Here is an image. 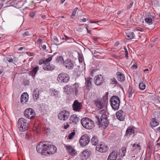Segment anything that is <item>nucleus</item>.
Returning <instances> with one entry per match:
<instances>
[{"instance_id":"obj_36","label":"nucleus","mask_w":160,"mask_h":160,"mask_svg":"<svg viewBox=\"0 0 160 160\" xmlns=\"http://www.w3.org/2000/svg\"><path fill=\"white\" fill-rule=\"evenodd\" d=\"M139 89L142 90H144L146 88V85L142 82L140 83L139 85Z\"/></svg>"},{"instance_id":"obj_15","label":"nucleus","mask_w":160,"mask_h":160,"mask_svg":"<svg viewBox=\"0 0 160 160\" xmlns=\"http://www.w3.org/2000/svg\"><path fill=\"white\" fill-rule=\"evenodd\" d=\"M79 120V118L75 114L72 115L70 117L69 123L73 124H76Z\"/></svg>"},{"instance_id":"obj_13","label":"nucleus","mask_w":160,"mask_h":160,"mask_svg":"<svg viewBox=\"0 0 160 160\" xmlns=\"http://www.w3.org/2000/svg\"><path fill=\"white\" fill-rule=\"evenodd\" d=\"M82 105L81 103L75 100L73 105V109L76 111H79L82 108Z\"/></svg>"},{"instance_id":"obj_16","label":"nucleus","mask_w":160,"mask_h":160,"mask_svg":"<svg viewBox=\"0 0 160 160\" xmlns=\"http://www.w3.org/2000/svg\"><path fill=\"white\" fill-rule=\"evenodd\" d=\"M135 130L134 128L131 127H129L126 131V135L128 137L131 136H133L134 135Z\"/></svg>"},{"instance_id":"obj_55","label":"nucleus","mask_w":160,"mask_h":160,"mask_svg":"<svg viewBox=\"0 0 160 160\" xmlns=\"http://www.w3.org/2000/svg\"><path fill=\"white\" fill-rule=\"evenodd\" d=\"M124 49L125 53H127V54L128 53V50H127L125 46L124 47Z\"/></svg>"},{"instance_id":"obj_12","label":"nucleus","mask_w":160,"mask_h":160,"mask_svg":"<svg viewBox=\"0 0 160 160\" xmlns=\"http://www.w3.org/2000/svg\"><path fill=\"white\" fill-rule=\"evenodd\" d=\"M126 116L125 112L122 110H119L116 113V116L117 119L121 121H123Z\"/></svg>"},{"instance_id":"obj_35","label":"nucleus","mask_w":160,"mask_h":160,"mask_svg":"<svg viewBox=\"0 0 160 160\" xmlns=\"http://www.w3.org/2000/svg\"><path fill=\"white\" fill-rule=\"evenodd\" d=\"M75 135V131L73 130L72 132H71L69 134L68 136V138H67L69 139H71L73 138Z\"/></svg>"},{"instance_id":"obj_27","label":"nucleus","mask_w":160,"mask_h":160,"mask_svg":"<svg viewBox=\"0 0 160 160\" xmlns=\"http://www.w3.org/2000/svg\"><path fill=\"white\" fill-rule=\"evenodd\" d=\"M45 144L40 143L38 144L36 146V149L37 152H41L42 154V150H44V145H45Z\"/></svg>"},{"instance_id":"obj_52","label":"nucleus","mask_w":160,"mask_h":160,"mask_svg":"<svg viewBox=\"0 0 160 160\" xmlns=\"http://www.w3.org/2000/svg\"><path fill=\"white\" fill-rule=\"evenodd\" d=\"M132 68L134 69H136L137 68V66L136 64H133L132 67Z\"/></svg>"},{"instance_id":"obj_48","label":"nucleus","mask_w":160,"mask_h":160,"mask_svg":"<svg viewBox=\"0 0 160 160\" xmlns=\"http://www.w3.org/2000/svg\"><path fill=\"white\" fill-rule=\"evenodd\" d=\"M112 83L114 84H117V81L115 79H114L112 80Z\"/></svg>"},{"instance_id":"obj_61","label":"nucleus","mask_w":160,"mask_h":160,"mask_svg":"<svg viewBox=\"0 0 160 160\" xmlns=\"http://www.w3.org/2000/svg\"><path fill=\"white\" fill-rule=\"evenodd\" d=\"M98 38L97 37H93V39L94 40V41H96L98 40Z\"/></svg>"},{"instance_id":"obj_42","label":"nucleus","mask_w":160,"mask_h":160,"mask_svg":"<svg viewBox=\"0 0 160 160\" xmlns=\"http://www.w3.org/2000/svg\"><path fill=\"white\" fill-rule=\"evenodd\" d=\"M78 59L79 62L81 63L83 62V59L81 55H79L78 56Z\"/></svg>"},{"instance_id":"obj_10","label":"nucleus","mask_w":160,"mask_h":160,"mask_svg":"<svg viewBox=\"0 0 160 160\" xmlns=\"http://www.w3.org/2000/svg\"><path fill=\"white\" fill-rule=\"evenodd\" d=\"M90 138L87 135H83L80 138L79 143L82 146L87 145L90 142Z\"/></svg>"},{"instance_id":"obj_63","label":"nucleus","mask_w":160,"mask_h":160,"mask_svg":"<svg viewBox=\"0 0 160 160\" xmlns=\"http://www.w3.org/2000/svg\"><path fill=\"white\" fill-rule=\"evenodd\" d=\"M24 48L23 47H20L18 49V50H22V49H23V48Z\"/></svg>"},{"instance_id":"obj_26","label":"nucleus","mask_w":160,"mask_h":160,"mask_svg":"<svg viewBox=\"0 0 160 160\" xmlns=\"http://www.w3.org/2000/svg\"><path fill=\"white\" fill-rule=\"evenodd\" d=\"M134 88L132 87H129L128 92V96L129 98L132 97V95L135 92Z\"/></svg>"},{"instance_id":"obj_58","label":"nucleus","mask_w":160,"mask_h":160,"mask_svg":"<svg viewBox=\"0 0 160 160\" xmlns=\"http://www.w3.org/2000/svg\"><path fill=\"white\" fill-rule=\"evenodd\" d=\"M54 40L55 41H58V39L57 38V37L56 36H55L54 37Z\"/></svg>"},{"instance_id":"obj_3","label":"nucleus","mask_w":160,"mask_h":160,"mask_svg":"<svg viewBox=\"0 0 160 160\" xmlns=\"http://www.w3.org/2000/svg\"><path fill=\"white\" fill-rule=\"evenodd\" d=\"M57 150V147L53 145L46 144L44 145V150H42V154L46 155L48 154H53L56 152Z\"/></svg>"},{"instance_id":"obj_43","label":"nucleus","mask_w":160,"mask_h":160,"mask_svg":"<svg viewBox=\"0 0 160 160\" xmlns=\"http://www.w3.org/2000/svg\"><path fill=\"white\" fill-rule=\"evenodd\" d=\"M64 37L62 38V39H63V40L65 39L66 41L67 40H69V39L72 40V39L71 38L68 37L66 35H64Z\"/></svg>"},{"instance_id":"obj_47","label":"nucleus","mask_w":160,"mask_h":160,"mask_svg":"<svg viewBox=\"0 0 160 160\" xmlns=\"http://www.w3.org/2000/svg\"><path fill=\"white\" fill-rule=\"evenodd\" d=\"M133 4V2H131L129 4L128 6L127 7V9H130V8H131L132 7Z\"/></svg>"},{"instance_id":"obj_50","label":"nucleus","mask_w":160,"mask_h":160,"mask_svg":"<svg viewBox=\"0 0 160 160\" xmlns=\"http://www.w3.org/2000/svg\"><path fill=\"white\" fill-rule=\"evenodd\" d=\"M100 21H96L93 20V21H90L89 22L90 23H97L98 22H100Z\"/></svg>"},{"instance_id":"obj_29","label":"nucleus","mask_w":160,"mask_h":160,"mask_svg":"<svg viewBox=\"0 0 160 160\" xmlns=\"http://www.w3.org/2000/svg\"><path fill=\"white\" fill-rule=\"evenodd\" d=\"M158 122L157 121L156 119L155 118H152L150 122V124L151 127H154L158 126Z\"/></svg>"},{"instance_id":"obj_64","label":"nucleus","mask_w":160,"mask_h":160,"mask_svg":"<svg viewBox=\"0 0 160 160\" xmlns=\"http://www.w3.org/2000/svg\"><path fill=\"white\" fill-rule=\"evenodd\" d=\"M125 57L127 59H128V54H127V53H126V56H125Z\"/></svg>"},{"instance_id":"obj_31","label":"nucleus","mask_w":160,"mask_h":160,"mask_svg":"<svg viewBox=\"0 0 160 160\" xmlns=\"http://www.w3.org/2000/svg\"><path fill=\"white\" fill-rule=\"evenodd\" d=\"M91 142L93 145H97L98 142L97 137L95 136H93L92 138Z\"/></svg>"},{"instance_id":"obj_17","label":"nucleus","mask_w":160,"mask_h":160,"mask_svg":"<svg viewBox=\"0 0 160 160\" xmlns=\"http://www.w3.org/2000/svg\"><path fill=\"white\" fill-rule=\"evenodd\" d=\"M132 145V148L133 150L140 152L141 149V146L140 142H136Z\"/></svg>"},{"instance_id":"obj_46","label":"nucleus","mask_w":160,"mask_h":160,"mask_svg":"<svg viewBox=\"0 0 160 160\" xmlns=\"http://www.w3.org/2000/svg\"><path fill=\"white\" fill-rule=\"evenodd\" d=\"M23 36H27L29 35V32L28 31H26L23 34Z\"/></svg>"},{"instance_id":"obj_11","label":"nucleus","mask_w":160,"mask_h":160,"mask_svg":"<svg viewBox=\"0 0 160 160\" xmlns=\"http://www.w3.org/2000/svg\"><path fill=\"white\" fill-rule=\"evenodd\" d=\"M96 149L97 151L103 153L107 151L108 150V148L107 145L104 143H101L97 145Z\"/></svg>"},{"instance_id":"obj_28","label":"nucleus","mask_w":160,"mask_h":160,"mask_svg":"<svg viewBox=\"0 0 160 160\" xmlns=\"http://www.w3.org/2000/svg\"><path fill=\"white\" fill-rule=\"evenodd\" d=\"M117 79L120 82H123L125 80L124 76L123 74L120 73V72H118Z\"/></svg>"},{"instance_id":"obj_18","label":"nucleus","mask_w":160,"mask_h":160,"mask_svg":"<svg viewBox=\"0 0 160 160\" xmlns=\"http://www.w3.org/2000/svg\"><path fill=\"white\" fill-rule=\"evenodd\" d=\"M28 95L27 93L26 92L23 93L21 96V102L23 104L25 103L28 101Z\"/></svg>"},{"instance_id":"obj_56","label":"nucleus","mask_w":160,"mask_h":160,"mask_svg":"<svg viewBox=\"0 0 160 160\" xmlns=\"http://www.w3.org/2000/svg\"><path fill=\"white\" fill-rule=\"evenodd\" d=\"M156 146L158 148L160 149V143H157L156 145Z\"/></svg>"},{"instance_id":"obj_7","label":"nucleus","mask_w":160,"mask_h":160,"mask_svg":"<svg viewBox=\"0 0 160 160\" xmlns=\"http://www.w3.org/2000/svg\"><path fill=\"white\" fill-rule=\"evenodd\" d=\"M57 79L60 82L67 83L69 80L70 78L68 74L65 72H61L58 74Z\"/></svg>"},{"instance_id":"obj_9","label":"nucleus","mask_w":160,"mask_h":160,"mask_svg":"<svg viewBox=\"0 0 160 160\" xmlns=\"http://www.w3.org/2000/svg\"><path fill=\"white\" fill-rule=\"evenodd\" d=\"M24 115L26 118L29 119H32L35 118L36 113L33 109L28 108L25 110Z\"/></svg>"},{"instance_id":"obj_30","label":"nucleus","mask_w":160,"mask_h":160,"mask_svg":"<svg viewBox=\"0 0 160 160\" xmlns=\"http://www.w3.org/2000/svg\"><path fill=\"white\" fill-rule=\"evenodd\" d=\"M38 69V66L35 67L31 71L29 72V74L31 75L33 77H34L35 76L36 73Z\"/></svg>"},{"instance_id":"obj_25","label":"nucleus","mask_w":160,"mask_h":160,"mask_svg":"<svg viewBox=\"0 0 160 160\" xmlns=\"http://www.w3.org/2000/svg\"><path fill=\"white\" fill-rule=\"evenodd\" d=\"M86 85L87 90H89L92 87V79L91 78H86Z\"/></svg>"},{"instance_id":"obj_38","label":"nucleus","mask_w":160,"mask_h":160,"mask_svg":"<svg viewBox=\"0 0 160 160\" xmlns=\"http://www.w3.org/2000/svg\"><path fill=\"white\" fill-rule=\"evenodd\" d=\"M144 20L146 22L149 24L152 23V18H145Z\"/></svg>"},{"instance_id":"obj_39","label":"nucleus","mask_w":160,"mask_h":160,"mask_svg":"<svg viewBox=\"0 0 160 160\" xmlns=\"http://www.w3.org/2000/svg\"><path fill=\"white\" fill-rule=\"evenodd\" d=\"M52 57H51L48 58L44 60L45 63H49L50 62L52 59Z\"/></svg>"},{"instance_id":"obj_5","label":"nucleus","mask_w":160,"mask_h":160,"mask_svg":"<svg viewBox=\"0 0 160 160\" xmlns=\"http://www.w3.org/2000/svg\"><path fill=\"white\" fill-rule=\"evenodd\" d=\"M18 128L21 132L26 131L28 127V124L27 120L24 118H21L18 120Z\"/></svg>"},{"instance_id":"obj_37","label":"nucleus","mask_w":160,"mask_h":160,"mask_svg":"<svg viewBox=\"0 0 160 160\" xmlns=\"http://www.w3.org/2000/svg\"><path fill=\"white\" fill-rule=\"evenodd\" d=\"M56 62L58 63H62L63 62H64L63 57L61 56L58 57L56 59Z\"/></svg>"},{"instance_id":"obj_20","label":"nucleus","mask_w":160,"mask_h":160,"mask_svg":"<svg viewBox=\"0 0 160 160\" xmlns=\"http://www.w3.org/2000/svg\"><path fill=\"white\" fill-rule=\"evenodd\" d=\"M95 83L97 85H100L102 83L103 78L101 75L97 76L95 77Z\"/></svg>"},{"instance_id":"obj_60","label":"nucleus","mask_w":160,"mask_h":160,"mask_svg":"<svg viewBox=\"0 0 160 160\" xmlns=\"http://www.w3.org/2000/svg\"><path fill=\"white\" fill-rule=\"evenodd\" d=\"M8 61L9 62L11 63L13 62V60L12 58H11L8 60Z\"/></svg>"},{"instance_id":"obj_45","label":"nucleus","mask_w":160,"mask_h":160,"mask_svg":"<svg viewBox=\"0 0 160 160\" xmlns=\"http://www.w3.org/2000/svg\"><path fill=\"white\" fill-rule=\"evenodd\" d=\"M35 13L33 12H31L30 13V16L32 18H33L35 16Z\"/></svg>"},{"instance_id":"obj_1","label":"nucleus","mask_w":160,"mask_h":160,"mask_svg":"<svg viewBox=\"0 0 160 160\" xmlns=\"http://www.w3.org/2000/svg\"><path fill=\"white\" fill-rule=\"evenodd\" d=\"M108 99L107 97L104 96L102 98H98L93 101V103L96 108L100 110L103 108L108 102Z\"/></svg>"},{"instance_id":"obj_34","label":"nucleus","mask_w":160,"mask_h":160,"mask_svg":"<svg viewBox=\"0 0 160 160\" xmlns=\"http://www.w3.org/2000/svg\"><path fill=\"white\" fill-rule=\"evenodd\" d=\"M51 94L52 96L58 97V92L57 91H55V90H51Z\"/></svg>"},{"instance_id":"obj_24","label":"nucleus","mask_w":160,"mask_h":160,"mask_svg":"<svg viewBox=\"0 0 160 160\" xmlns=\"http://www.w3.org/2000/svg\"><path fill=\"white\" fill-rule=\"evenodd\" d=\"M66 149L67 150L68 152L72 155H74L76 153L75 150L71 146L66 145Z\"/></svg>"},{"instance_id":"obj_54","label":"nucleus","mask_w":160,"mask_h":160,"mask_svg":"<svg viewBox=\"0 0 160 160\" xmlns=\"http://www.w3.org/2000/svg\"><path fill=\"white\" fill-rule=\"evenodd\" d=\"M42 48L44 50H46V46L45 45H43L42 46Z\"/></svg>"},{"instance_id":"obj_6","label":"nucleus","mask_w":160,"mask_h":160,"mask_svg":"<svg viewBox=\"0 0 160 160\" xmlns=\"http://www.w3.org/2000/svg\"><path fill=\"white\" fill-rule=\"evenodd\" d=\"M110 101L111 105L113 109L118 110L120 106V99L118 97L116 96H112Z\"/></svg>"},{"instance_id":"obj_59","label":"nucleus","mask_w":160,"mask_h":160,"mask_svg":"<svg viewBox=\"0 0 160 160\" xmlns=\"http://www.w3.org/2000/svg\"><path fill=\"white\" fill-rule=\"evenodd\" d=\"M87 19L86 18H83L82 19V22H85L87 21Z\"/></svg>"},{"instance_id":"obj_62","label":"nucleus","mask_w":160,"mask_h":160,"mask_svg":"<svg viewBox=\"0 0 160 160\" xmlns=\"http://www.w3.org/2000/svg\"><path fill=\"white\" fill-rule=\"evenodd\" d=\"M157 39H158V38H156L154 39L153 40H152V42H156L157 40Z\"/></svg>"},{"instance_id":"obj_21","label":"nucleus","mask_w":160,"mask_h":160,"mask_svg":"<svg viewBox=\"0 0 160 160\" xmlns=\"http://www.w3.org/2000/svg\"><path fill=\"white\" fill-rule=\"evenodd\" d=\"M39 91L38 88H35L33 92V97L34 101H36L39 98Z\"/></svg>"},{"instance_id":"obj_4","label":"nucleus","mask_w":160,"mask_h":160,"mask_svg":"<svg viewBox=\"0 0 160 160\" xmlns=\"http://www.w3.org/2000/svg\"><path fill=\"white\" fill-rule=\"evenodd\" d=\"M81 122L82 126L87 129H91L94 127V123L91 119L88 118H82Z\"/></svg>"},{"instance_id":"obj_33","label":"nucleus","mask_w":160,"mask_h":160,"mask_svg":"<svg viewBox=\"0 0 160 160\" xmlns=\"http://www.w3.org/2000/svg\"><path fill=\"white\" fill-rule=\"evenodd\" d=\"M126 36L129 39H133L135 37L134 33L133 32H128L126 33Z\"/></svg>"},{"instance_id":"obj_23","label":"nucleus","mask_w":160,"mask_h":160,"mask_svg":"<svg viewBox=\"0 0 160 160\" xmlns=\"http://www.w3.org/2000/svg\"><path fill=\"white\" fill-rule=\"evenodd\" d=\"M43 68L45 70L52 71L54 69L55 67L51 66L50 63H45L43 65Z\"/></svg>"},{"instance_id":"obj_49","label":"nucleus","mask_w":160,"mask_h":160,"mask_svg":"<svg viewBox=\"0 0 160 160\" xmlns=\"http://www.w3.org/2000/svg\"><path fill=\"white\" fill-rule=\"evenodd\" d=\"M144 29L141 28H137V30L138 31L141 32H142L143 31Z\"/></svg>"},{"instance_id":"obj_57","label":"nucleus","mask_w":160,"mask_h":160,"mask_svg":"<svg viewBox=\"0 0 160 160\" xmlns=\"http://www.w3.org/2000/svg\"><path fill=\"white\" fill-rule=\"evenodd\" d=\"M35 54L34 53H32V52L28 54V55H29V56H35Z\"/></svg>"},{"instance_id":"obj_32","label":"nucleus","mask_w":160,"mask_h":160,"mask_svg":"<svg viewBox=\"0 0 160 160\" xmlns=\"http://www.w3.org/2000/svg\"><path fill=\"white\" fill-rule=\"evenodd\" d=\"M126 152V148L125 147H122L121 149L120 150L119 153V155H120L121 157H123L125 154Z\"/></svg>"},{"instance_id":"obj_44","label":"nucleus","mask_w":160,"mask_h":160,"mask_svg":"<svg viewBox=\"0 0 160 160\" xmlns=\"http://www.w3.org/2000/svg\"><path fill=\"white\" fill-rule=\"evenodd\" d=\"M42 37H40L37 41V42L39 44H41L42 41Z\"/></svg>"},{"instance_id":"obj_40","label":"nucleus","mask_w":160,"mask_h":160,"mask_svg":"<svg viewBox=\"0 0 160 160\" xmlns=\"http://www.w3.org/2000/svg\"><path fill=\"white\" fill-rule=\"evenodd\" d=\"M70 87H69L67 85L65 86L63 88L64 91L66 92H67L68 93V89H70Z\"/></svg>"},{"instance_id":"obj_51","label":"nucleus","mask_w":160,"mask_h":160,"mask_svg":"<svg viewBox=\"0 0 160 160\" xmlns=\"http://www.w3.org/2000/svg\"><path fill=\"white\" fill-rule=\"evenodd\" d=\"M69 127V125L68 123H66V125H65L64 127V128L65 129L68 128Z\"/></svg>"},{"instance_id":"obj_22","label":"nucleus","mask_w":160,"mask_h":160,"mask_svg":"<svg viewBox=\"0 0 160 160\" xmlns=\"http://www.w3.org/2000/svg\"><path fill=\"white\" fill-rule=\"evenodd\" d=\"M118 154L117 152L114 151L110 153L108 157V160H115L117 157Z\"/></svg>"},{"instance_id":"obj_8","label":"nucleus","mask_w":160,"mask_h":160,"mask_svg":"<svg viewBox=\"0 0 160 160\" xmlns=\"http://www.w3.org/2000/svg\"><path fill=\"white\" fill-rule=\"evenodd\" d=\"M70 116L69 112L66 110L61 111L58 114V118L59 120L62 121L67 120Z\"/></svg>"},{"instance_id":"obj_14","label":"nucleus","mask_w":160,"mask_h":160,"mask_svg":"<svg viewBox=\"0 0 160 160\" xmlns=\"http://www.w3.org/2000/svg\"><path fill=\"white\" fill-rule=\"evenodd\" d=\"M63 65L68 69H72L74 67V64L70 59H68L64 62Z\"/></svg>"},{"instance_id":"obj_53","label":"nucleus","mask_w":160,"mask_h":160,"mask_svg":"<svg viewBox=\"0 0 160 160\" xmlns=\"http://www.w3.org/2000/svg\"><path fill=\"white\" fill-rule=\"evenodd\" d=\"M76 11L74 10L73 11V12L72 13V15L73 16H75L76 15Z\"/></svg>"},{"instance_id":"obj_19","label":"nucleus","mask_w":160,"mask_h":160,"mask_svg":"<svg viewBox=\"0 0 160 160\" xmlns=\"http://www.w3.org/2000/svg\"><path fill=\"white\" fill-rule=\"evenodd\" d=\"M91 154L90 151L85 150L82 152L81 157L82 159H85L88 158Z\"/></svg>"},{"instance_id":"obj_2","label":"nucleus","mask_w":160,"mask_h":160,"mask_svg":"<svg viewBox=\"0 0 160 160\" xmlns=\"http://www.w3.org/2000/svg\"><path fill=\"white\" fill-rule=\"evenodd\" d=\"M96 123L98 124L100 127L105 128L108 124V122L107 120V116L104 114H102L101 117L100 119L99 117L96 116L95 117Z\"/></svg>"},{"instance_id":"obj_41","label":"nucleus","mask_w":160,"mask_h":160,"mask_svg":"<svg viewBox=\"0 0 160 160\" xmlns=\"http://www.w3.org/2000/svg\"><path fill=\"white\" fill-rule=\"evenodd\" d=\"M39 64L40 65H41L42 64H45L44 60L43 59H41L39 61Z\"/></svg>"}]
</instances>
